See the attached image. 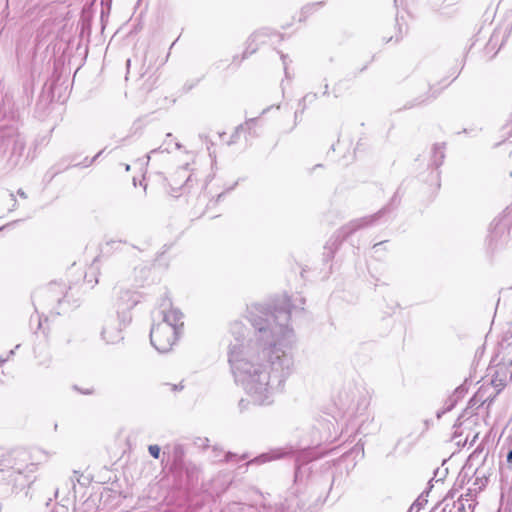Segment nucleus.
I'll use <instances>...</instances> for the list:
<instances>
[{
  "mask_svg": "<svg viewBox=\"0 0 512 512\" xmlns=\"http://www.w3.org/2000/svg\"><path fill=\"white\" fill-rule=\"evenodd\" d=\"M304 298L285 297L281 308L254 303L247 309L253 331L246 334L244 325L231 326L232 339L227 356L234 381L251 401L270 405L294 369L292 353L295 334L288 325L293 310L303 309Z\"/></svg>",
  "mask_w": 512,
  "mask_h": 512,
  "instance_id": "f257e3e1",
  "label": "nucleus"
},
{
  "mask_svg": "<svg viewBox=\"0 0 512 512\" xmlns=\"http://www.w3.org/2000/svg\"><path fill=\"white\" fill-rule=\"evenodd\" d=\"M128 313L117 311L115 314H109L103 319L100 337L107 345H116L124 339L123 330L130 322Z\"/></svg>",
  "mask_w": 512,
  "mask_h": 512,
  "instance_id": "f03ea898",
  "label": "nucleus"
},
{
  "mask_svg": "<svg viewBox=\"0 0 512 512\" xmlns=\"http://www.w3.org/2000/svg\"><path fill=\"white\" fill-rule=\"evenodd\" d=\"M368 405L367 395L357 388L341 392L337 400L339 410L342 412L343 417H346L348 420L362 415Z\"/></svg>",
  "mask_w": 512,
  "mask_h": 512,
  "instance_id": "7ed1b4c3",
  "label": "nucleus"
},
{
  "mask_svg": "<svg viewBox=\"0 0 512 512\" xmlns=\"http://www.w3.org/2000/svg\"><path fill=\"white\" fill-rule=\"evenodd\" d=\"M512 240V207L505 209L490 224L488 241L495 248Z\"/></svg>",
  "mask_w": 512,
  "mask_h": 512,
  "instance_id": "20e7f679",
  "label": "nucleus"
},
{
  "mask_svg": "<svg viewBox=\"0 0 512 512\" xmlns=\"http://www.w3.org/2000/svg\"><path fill=\"white\" fill-rule=\"evenodd\" d=\"M179 333L168 323H157L151 328L150 342L158 352L167 353L176 343Z\"/></svg>",
  "mask_w": 512,
  "mask_h": 512,
  "instance_id": "39448f33",
  "label": "nucleus"
},
{
  "mask_svg": "<svg viewBox=\"0 0 512 512\" xmlns=\"http://www.w3.org/2000/svg\"><path fill=\"white\" fill-rule=\"evenodd\" d=\"M512 379V361L499 364L495 370L491 384L499 392Z\"/></svg>",
  "mask_w": 512,
  "mask_h": 512,
  "instance_id": "423d86ee",
  "label": "nucleus"
},
{
  "mask_svg": "<svg viewBox=\"0 0 512 512\" xmlns=\"http://www.w3.org/2000/svg\"><path fill=\"white\" fill-rule=\"evenodd\" d=\"M377 218L378 214H375L352 220L347 225L343 226L339 233L343 238H346L357 230L372 225Z\"/></svg>",
  "mask_w": 512,
  "mask_h": 512,
  "instance_id": "0eeeda50",
  "label": "nucleus"
},
{
  "mask_svg": "<svg viewBox=\"0 0 512 512\" xmlns=\"http://www.w3.org/2000/svg\"><path fill=\"white\" fill-rule=\"evenodd\" d=\"M137 302L138 298L134 292L130 290L119 291L117 299V307L119 312L127 313L126 311L133 308Z\"/></svg>",
  "mask_w": 512,
  "mask_h": 512,
  "instance_id": "6e6552de",
  "label": "nucleus"
},
{
  "mask_svg": "<svg viewBox=\"0 0 512 512\" xmlns=\"http://www.w3.org/2000/svg\"><path fill=\"white\" fill-rule=\"evenodd\" d=\"M182 317L183 315L178 309L170 308L168 311H163V317L159 323H168L179 332L183 326Z\"/></svg>",
  "mask_w": 512,
  "mask_h": 512,
  "instance_id": "1a4fd4ad",
  "label": "nucleus"
},
{
  "mask_svg": "<svg viewBox=\"0 0 512 512\" xmlns=\"http://www.w3.org/2000/svg\"><path fill=\"white\" fill-rule=\"evenodd\" d=\"M466 393V389L463 387V386H459L458 388H456L454 390V392L452 393L451 396H449V398L447 399V401L445 402V407L443 408V410H440L437 412L436 416L437 418H441V416L450 411L455 405L456 403L464 397Z\"/></svg>",
  "mask_w": 512,
  "mask_h": 512,
  "instance_id": "9d476101",
  "label": "nucleus"
},
{
  "mask_svg": "<svg viewBox=\"0 0 512 512\" xmlns=\"http://www.w3.org/2000/svg\"><path fill=\"white\" fill-rule=\"evenodd\" d=\"M287 453H288V451H284V450H274V451H271L270 453H264L256 458H254L248 464L266 463L271 460L279 459V458L283 457L284 455H286Z\"/></svg>",
  "mask_w": 512,
  "mask_h": 512,
  "instance_id": "9b49d317",
  "label": "nucleus"
},
{
  "mask_svg": "<svg viewBox=\"0 0 512 512\" xmlns=\"http://www.w3.org/2000/svg\"><path fill=\"white\" fill-rule=\"evenodd\" d=\"M444 159V146L442 144H436L433 147L432 162L436 167H439Z\"/></svg>",
  "mask_w": 512,
  "mask_h": 512,
  "instance_id": "f8f14e48",
  "label": "nucleus"
},
{
  "mask_svg": "<svg viewBox=\"0 0 512 512\" xmlns=\"http://www.w3.org/2000/svg\"><path fill=\"white\" fill-rule=\"evenodd\" d=\"M472 417V411H468V409H466L464 411V413L458 417V419L456 420L455 424H454V428L458 429L460 428L465 421L469 420L470 418ZM457 430H455L454 434L457 435Z\"/></svg>",
  "mask_w": 512,
  "mask_h": 512,
  "instance_id": "ddd939ff",
  "label": "nucleus"
},
{
  "mask_svg": "<svg viewBox=\"0 0 512 512\" xmlns=\"http://www.w3.org/2000/svg\"><path fill=\"white\" fill-rule=\"evenodd\" d=\"M148 451L153 458L158 459L160 457L161 449L158 445H150Z\"/></svg>",
  "mask_w": 512,
  "mask_h": 512,
  "instance_id": "4468645a",
  "label": "nucleus"
},
{
  "mask_svg": "<svg viewBox=\"0 0 512 512\" xmlns=\"http://www.w3.org/2000/svg\"><path fill=\"white\" fill-rule=\"evenodd\" d=\"M263 37H264V33H262V32H256V33H254V34H252V35H251V37H250V41H251V42H257V41H259V42L263 43V42H264V41L262 40V38H263Z\"/></svg>",
  "mask_w": 512,
  "mask_h": 512,
  "instance_id": "2eb2a0df",
  "label": "nucleus"
},
{
  "mask_svg": "<svg viewBox=\"0 0 512 512\" xmlns=\"http://www.w3.org/2000/svg\"><path fill=\"white\" fill-rule=\"evenodd\" d=\"M506 468L512 470V448L509 450L506 456Z\"/></svg>",
  "mask_w": 512,
  "mask_h": 512,
  "instance_id": "dca6fc26",
  "label": "nucleus"
},
{
  "mask_svg": "<svg viewBox=\"0 0 512 512\" xmlns=\"http://www.w3.org/2000/svg\"><path fill=\"white\" fill-rule=\"evenodd\" d=\"M322 5H323V2L312 3V4L305 6L304 10H305V12H310L312 9L321 7Z\"/></svg>",
  "mask_w": 512,
  "mask_h": 512,
  "instance_id": "f3484780",
  "label": "nucleus"
},
{
  "mask_svg": "<svg viewBox=\"0 0 512 512\" xmlns=\"http://www.w3.org/2000/svg\"><path fill=\"white\" fill-rule=\"evenodd\" d=\"M255 123V119H249L248 121H246L245 125H241L238 129H237V133L241 130L244 129L245 126H247L248 128H251V126Z\"/></svg>",
  "mask_w": 512,
  "mask_h": 512,
  "instance_id": "a211bd4d",
  "label": "nucleus"
},
{
  "mask_svg": "<svg viewBox=\"0 0 512 512\" xmlns=\"http://www.w3.org/2000/svg\"><path fill=\"white\" fill-rule=\"evenodd\" d=\"M12 355H14V350H10L6 358L0 356V365L6 362Z\"/></svg>",
  "mask_w": 512,
  "mask_h": 512,
  "instance_id": "6ab92c4d",
  "label": "nucleus"
},
{
  "mask_svg": "<svg viewBox=\"0 0 512 512\" xmlns=\"http://www.w3.org/2000/svg\"><path fill=\"white\" fill-rule=\"evenodd\" d=\"M483 478H485V474L482 473L480 469H477L476 470V481L482 480Z\"/></svg>",
  "mask_w": 512,
  "mask_h": 512,
  "instance_id": "aec40b11",
  "label": "nucleus"
},
{
  "mask_svg": "<svg viewBox=\"0 0 512 512\" xmlns=\"http://www.w3.org/2000/svg\"><path fill=\"white\" fill-rule=\"evenodd\" d=\"M54 512H68L64 506L56 507Z\"/></svg>",
  "mask_w": 512,
  "mask_h": 512,
  "instance_id": "412c9836",
  "label": "nucleus"
},
{
  "mask_svg": "<svg viewBox=\"0 0 512 512\" xmlns=\"http://www.w3.org/2000/svg\"><path fill=\"white\" fill-rule=\"evenodd\" d=\"M17 193H18V195H19L20 197H22V198H26V197H27V196H26V193H25L22 189H19Z\"/></svg>",
  "mask_w": 512,
  "mask_h": 512,
  "instance_id": "4be33fe9",
  "label": "nucleus"
},
{
  "mask_svg": "<svg viewBox=\"0 0 512 512\" xmlns=\"http://www.w3.org/2000/svg\"><path fill=\"white\" fill-rule=\"evenodd\" d=\"M175 451H176V453H179V454H182V452H183L182 447L180 445L175 447Z\"/></svg>",
  "mask_w": 512,
  "mask_h": 512,
  "instance_id": "5701e85b",
  "label": "nucleus"
},
{
  "mask_svg": "<svg viewBox=\"0 0 512 512\" xmlns=\"http://www.w3.org/2000/svg\"><path fill=\"white\" fill-rule=\"evenodd\" d=\"M394 3L396 5V7H398L403 4V0H394Z\"/></svg>",
  "mask_w": 512,
  "mask_h": 512,
  "instance_id": "b1692460",
  "label": "nucleus"
},
{
  "mask_svg": "<svg viewBox=\"0 0 512 512\" xmlns=\"http://www.w3.org/2000/svg\"><path fill=\"white\" fill-rule=\"evenodd\" d=\"M100 154H101V152H100V153H98V154H97V155H96L92 160H90V161H89L85 166H89V165H91V164H92V162H93V161H94V160H95V159H96Z\"/></svg>",
  "mask_w": 512,
  "mask_h": 512,
  "instance_id": "393cba45",
  "label": "nucleus"
},
{
  "mask_svg": "<svg viewBox=\"0 0 512 512\" xmlns=\"http://www.w3.org/2000/svg\"><path fill=\"white\" fill-rule=\"evenodd\" d=\"M232 457H233V455L231 453H227L226 454V460L227 461H230Z\"/></svg>",
  "mask_w": 512,
  "mask_h": 512,
  "instance_id": "a878e982",
  "label": "nucleus"
},
{
  "mask_svg": "<svg viewBox=\"0 0 512 512\" xmlns=\"http://www.w3.org/2000/svg\"><path fill=\"white\" fill-rule=\"evenodd\" d=\"M282 58H283V63H284V65H285L284 70H285V73L287 74V67H286L285 58H284V57H282Z\"/></svg>",
  "mask_w": 512,
  "mask_h": 512,
  "instance_id": "bb28decb",
  "label": "nucleus"
},
{
  "mask_svg": "<svg viewBox=\"0 0 512 512\" xmlns=\"http://www.w3.org/2000/svg\"><path fill=\"white\" fill-rule=\"evenodd\" d=\"M476 398H481L480 393H477V394H476V396H475V398H474V399H472L471 401H475V400H476Z\"/></svg>",
  "mask_w": 512,
  "mask_h": 512,
  "instance_id": "cd10ccee",
  "label": "nucleus"
},
{
  "mask_svg": "<svg viewBox=\"0 0 512 512\" xmlns=\"http://www.w3.org/2000/svg\"><path fill=\"white\" fill-rule=\"evenodd\" d=\"M381 244H382L381 242H380V243H377V244H375V245L373 246V248H374V249H376V248H378L379 246H381Z\"/></svg>",
  "mask_w": 512,
  "mask_h": 512,
  "instance_id": "c85d7f7f",
  "label": "nucleus"
},
{
  "mask_svg": "<svg viewBox=\"0 0 512 512\" xmlns=\"http://www.w3.org/2000/svg\"><path fill=\"white\" fill-rule=\"evenodd\" d=\"M462 500H463L462 498H460V499L458 500V502L461 504V507H460V508H463V507H464V506H463V504H462Z\"/></svg>",
  "mask_w": 512,
  "mask_h": 512,
  "instance_id": "c756f323",
  "label": "nucleus"
},
{
  "mask_svg": "<svg viewBox=\"0 0 512 512\" xmlns=\"http://www.w3.org/2000/svg\"><path fill=\"white\" fill-rule=\"evenodd\" d=\"M189 182H190V177L187 178V181H186V184H185L184 188L188 185Z\"/></svg>",
  "mask_w": 512,
  "mask_h": 512,
  "instance_id": "7c9ffc66",
  "label": "nucleus"
},
{
  "mask_svg": "<svg viewBox=\"0 0 512 512\" xmlns=\"http://www.w3.org/2000/svg\"><path fill=\"white\" fill-rule=\"evenodd\" d=\"M125 169H126V171H129L130 166H129V165H126V166H125Z\"/></svg>",
  "mask_w": 512,
  "mask_h": 512,
  "instance_id": "2f4dec72",
  "label": "nucleus"
},
{
  "mask_svg": "<svg viewBox=\"0 0 512 512\" xmlns=\"http://www.w3.org/2000/svg\"><path fill=\"white\" fill-rule=\"evenodd\" d=\"M10 196H11L12 200L15 201L14 194L11 193Z\"/></svg>",
  "mask_w": 512,
  "mask_h": 512,
  "instance_id": "473e14b6",
  "label": "nucleus"
},
{
  "mask_svg": "<svg viewBox=\"0 0 512 512\" xmlns=\"http://www.w3.org/2000/svg\"><path fill=\"white\" fill-rule=\"evenodd\" d=\"M181 145L179 143H176V148L179 149Z\"/></svg>",
  "mask_w": 512,
  "mask_h": 512,
  "instance_id": "72a5a7b5",
  "label": "nucleus"
}]
</instances>
